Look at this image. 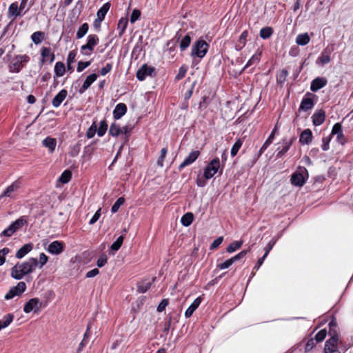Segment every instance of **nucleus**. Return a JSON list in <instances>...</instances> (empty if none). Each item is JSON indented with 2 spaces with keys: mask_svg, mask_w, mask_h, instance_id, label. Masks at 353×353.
I'll use <instances>...</instances> for the list:
<instances>
[{
  "mask_svg": "<svg viewBox=\"0 0 353 353\" xmlns=\"http://www.w3.org/2000/svg\"><path fill=\"white\" fill-rule=\"evenodd\" d=\"M223 241V236H219V237L216 238L215 240L213 241V242L210 245V249L211 250L216 249L221 244Z\"/></svg>",
  "mask_w": 353,
  "mask_h": 353,
  "instance_id": "nucleus-61",
  "label": "nucleus"
},
{
  "mask_svg": "<svg viewBox=\"0 0 353 353\" xmlns=\"http://www.w3.org/2000/svg\"><path fill=\"white\" fill-rule=\"evenodd\" d=\"M89 26L88 23H83L78 30L77 37L78 39L82 38L88 32Z\"/></svg>",
  "mask_w": 353,
  "mask_h": 353,
  "instance_id": "nucleus-47",
  "label": "nucleus"
},
{
  "mask_svg": "<svg viewBox=\"0 0 353 353\" xmlns=\"http://www.w3.org/2000/svg\"><path fill=\"white\" fill-rule=\"evenodd\" d=\"M107 128H108V125H107L106 122L105 121H101L99 128L97 130L98 135L99 137L103 136L105 133Z\"/></svg>",
  "mask_w": 353,
  "mask_h": 353,
  "instance_id": "nucleus-55",
  "label": "nucleus"
},
{
  "mask_svg": "<svg viewBox=\"0 0 353 353\" xmlns=\"http://www.w3.org/2000/svg\"><path fill=\"white\" fill-rule=\"evenodd\" d=\"M220 160L218 157L213 159L205 168L203 172V176L205 179H210L219 171V174L223 173V168H220Z\"/></svg>",
  "mask_w": 353,
  "mask_h": 353,
  "instance_id": "nucleus-2",
  "label": "nucleus"
},
{
  "mask_svg": "<svg viewBox=\"0 0 353 353\" xmlns=\"http://www.w3.org/2000/svg\"><path fill=\"white\" fill-rule=\"evenodd\" d=\"M26 221L23 219H19L12 223L8 228L4 230L1 235L5 236H11L16 231L21 228L24 225L26 224Z\"/></svg>",
  "mask_w": 353,
  "mask_h": 353,
  "instance_id": "nucleus-11",
  "label": "nucleus"
},
{
  "mask_svg": "<svg viewBox=\"0 0 353 353\" xmlns=\"http://www.w3.org/2000/svg\"><path fill=\"white\" fill-rule=\"evenodd\" d=\"M110 4L109 3H105L97 12V18L94 21V26L96 28L100 26L101 22L103 20L105 14L109 10Z\"/></svg>",
  "mask_w": 353,
  "mask_h": 353,
  "instance_id": "nucleus-16",
  "label": "nucleus"
},
{
  "mask_svg": "<svg viewBox=\"0 0 353 353\" xmlns=\"http://www.w3.org/2000/svg\"><path fill=\"white\" fill-rule=\"evenodd\" d=\"M327 335V331L325 329H323L320 330L315 335L314 340L316 343L323 341Z\"/></svg>",
  "mask_w": 353,
  "mask_h": 353,
  "instance_id": "nucleus-53",
  "label": "nucleus"
},
{
  "mask_svg": "<svg viewBox=\"0 0 353 353\" xmlns=\"http://www.w3.org/2000/svg\"><path fill=\"white\" fill-rule=\"evenodd\" d=\"M194 220V215L192 212L185 213L181 219V224L185 227L190 226Z\"/></svg>",
  "mask_w": 353,
  "mask_h": 353,
  "instance_id": "nucleus-32",
  "label": "nucleus"
},
{
  "mask_svg": "<svg viewBox=\"0 0 353 353\" xmlns=\"http://www.w3.org/2000/svg\"><path fill=\"white\" fill-rule=\"evenodd\" d=\"M209 49V44L203 39L197 40L192 46L191 57L203 58Z\"/></svg>",
  "mask_w": 353,
  "mask_h": 353,
  "instance_id": "nucleus-3",
  "label": "nucleus"
},
{
  "mask_svg": "<svg viewBox=\"0 0 353 353\" xmlns=\"http://www.w3.org/2000/svg\"><path fill=\"white\" fill-rule=\"evenodd\" d=\"M200 152L198 150L191 152L189 155L185 158L184 161L180 164L178 168L181 170L185 166L191 165L196 160Z\"/></svg>",
  "mask_w": 353,
  "mask_h": 353,
  "instance_id": "nucleus-18",
  "label": "nucleus"
},
{
  "mask_svg": "<svg viewBox=\"0 0 353 353\" xmlns=\"http://www.w3.org/2000/svg\"><path fill=\"white\" fill-rule=\"evenodd\" d=\"M327 83V80L324 77H316L311 82L310 90L312 92H317L325 87Z\"/></svg>",
  "mask_w": 353,
  "mask_h": 353,
  "instance_id": "nucleus-17",
  "label": "nucleus"
},
{
  "mask_svg": "<svg viewBox=\"0 0 353 353\" xmlns=\"http://www.w3.org/2000/svg\"><path fill=\"white\" fill-rule=\"evenodd\" d=\"M316 342L314 339H310L305 346L304 352L305 353L310 352L315 346H316Z\"/></svg>",
  "mask_w": 353,
  "mask_h": 353,
  "instance_id": "nucleus-50",
  "label": "nucleus"
},
{
  "mask_svg": "<svg viewBox=\"0 0 353 353\" xmlns=\"http://www.w3.org/2000/svg\"><path fill=\"white\" fill-rule=\"evenodd\" d=\"M38 265V260L35 258H30L23 263H17L10 270V275L12 278L20 280L25 275L32 273Z\"/></svg>",
  "mask_w": 353,
  "mask_h": 353,
  "instance_id": "nucleus-1",
  "label": "nucleus"
},
{
  "mask_svg": "<svg viewBox=\"0 0 353 353\" xmlns=\"http://www.w3.org/2000/svg\"><path fill=\"white\" fill-rule=\"evenodd\" d=\"M65 71V65L62 62H57L54 66V72L57 77H62Z\"/></svg>",
  "mask_w": 353,
  "mask_h": 353,
  "instance_id": "nucleus-41",
  "label": "nucleus"
},
{
  "mask_svg": "<svg viewBox=\"0 0 353 353\" xmlns=\"http://www.w3.org/2000/svg\"><path fill=\"white\" fill-rule=\"evenodd\" d=\"M101 209L99 208L96 212L95 214H94V216L92 217V219H90L89 223L90 225H93L94 223H95L100 218L101 216Z\"/></svg>",
  "mask_w": 353,
  "mask_h": 353,
  "instance_id": "nucleus-63",
  "label": "nucleus"
},
{
  "mask_svg": "<svg viewBox=\"0 0 353 353\" xmlns=\"http://www.w3.org/2000/svg\"><path fill=\"white\" fill-rule=\"evenodd\" d=\"M248 37V31L244 30L241 33L236 44L235 45V50L236 51H240L245 47V46L246 44V40H247Z\"/></svg>",
  "mask_w": 353,
  "mask_h": 353,
  "instance_id": "nucleus-24",
  "label": "nucleus"
},
{
  "mask_svg": "<svg viewBox=\"0 0 353 353\" xmlns=\"http://www.w3.org/2000/svg\"><path fill=\"white\" fill-rule=\"evenodd\" d=\"M48 261V256L44 253H41L39 254V259L38 261V265H39V268H41L44 265L47 263Z\"/></svg>",
  "mask_w": 353,
  "mask_h": 353,
  "instance_id": "nucleus-56",
  "label": "nucleus"
},
{
  "mask_svg": "<svg viewBox=\"0 0 353 353\" xmlns=\"http://www.w3.org/2000/svg\"><path fill=\"white\" fill-rule=\"evenodd\" d=\"M314 94L307 92L303 97L300 103L299 111L307 112L312 110L314 106Z\"/></svg>",
  "mask_w": 353,
  "mask_h": 353,
  "instance_id": "nucleus-8",
  "label": "nucleus"
},
{
  "mask_svg": "<svg viewBox=\"0 0 353 353\" xmlns=\"http://www.w3.org/2000/svg\"><path fill=\"white\" fill-rule=\"evenodd\" d=\"M310 41V38L307 33L299 34L296 37V43L299 46H305Z\"/></svg>",
  "mask_w": 353,
  "mask_h": 353,
  "instance_id": "nucleus-29",
  "label": "nucleus"
},
{
  "mask_svg": "<svg viewBox=\"0 0 353 353\" xmlns=\"http://www.w3.org/2000/svg\"><path fill=\"white\" fill-rule=\"evenodd\" d=\"M312 137L311 130L305 129L300 134L299 142L301 145H308L312 142Z\"/></svg>",
  "mask_w": 353,
  "mask_h": 353,
  "instance_id": "nucleus-21",
  "label": "nucleus"
},
{
  "mask_svg": "<svg viewBox=\"0 0 353 353\" xmlns=\"http://www.w3.org/2000/svg\"><path fill=\"white\" fill-rule=\"evenodd\" d=\"M274 33L272 27L266 26L260 30L259 36L263 39H269Z\"/></svg>",
  "mask_w": 353,
  "mask_h": 353,
  "instance_id": "nucleus-31",
  "label": "nucleus"
},
{
  "mask_svg": "<svg viewBox=\"0 0 353 353\" xmlns=\"http://www.w3.org/2000/svg\"><path fill=\"white\" fill-rule=\"evenodd\" d=\"M192 41V38L190 33L185 34L183 37L181 38L179 43V48L181 51L186 50Z\"/></svg>",
  "mask_w": 353,
  "mask_h": 353,
  "instance_id": "nucleus-30",
  "label": "nucleus"
},
{
  "mask_svg": "<svg viewBox=\"0 0 353 353\" xmlns=\"http://www.w3.org/2000/svg\"><path fill=\"white\" fill-rule=\"evenodd\" d=\"M127 111V106L124 103H119L116 105L114 110L113 114L116 119H120L123 115L125 114Z\"/></svg>",
  "mask_w": 353,
  "mask_h": 353,
  "instance_id": "nucleus-25",
  "label": "nucleus"
},
{
  "mask_svg": "<svg viewBox=\"0 0 353 353\" xmlns=\"http://www.w3.org/2000/svg\"><path fill=\"white\" fill-rule=\"evenodd\" d=\"M45 305L38 298L30 299L24 305L23 311L25 313H38Z\"/></svg>",
  "mask_w": 353,
  "mask_h": 353,
  "instance_id": "nucleus-6",
  "label": "nucleus"
},
{
  "mask_svg": "<svg viewBox=\"0 0 353 353\" xmlns=\"http://www.w3.org/2000/svg\"><path fill=\"white\" fill-rule=\"evenodd\" d=\"M123 242V236H120L111 245V250L117 251L119 250Z\"/></svg>",
  "mask_w": 353,
  "mask_h": 353,
  "instance_id": "nucleus-49",
  "label": "nucleus"
},
{
  "mask_svg": "<svg viewBox=\"0 0 353 353\" xmlns=\"http://www.w3.org/2000/svg\"><path fill=\"white\" fill-rule=\"evenodd\" d=\"M14 315L8 314L2 320H0V330L3 328L8 327L13 321Z\"/></svg>",
  "mask_w": 353,
  "mask_h": 353,
  "instance_id": "nucleus-35",
  "label": "nucleus"
},
{
  "mask_svg": "<svg viewBox=\"0 0 353 353\" xmlns=\"http://www.w3.org/2000/svg\"><path fill=\"white\" fill-rule=\"evenodd\" d=\"M97 78V75L96 74H92L88 76L82 85V88L84 90H87L91 85V84L96 81Z\"/></svg>",
  "mask_w": 353,
  "mask_h": 353,
  "instance_id": "nucleus-39",
  "label": "nucleus"
},
{
  "mask_svg": "<svg viewBox=\"0 0 353 353\" xmlns=\"http://www.w3.org/2000/svg\"><path fill=\"white\" fill-rule=\"evenodd\" d=\"M125 199L123 197L119 198L112 207L111 211L112 213L117 212L119 208L124 203Z\"/></svg>",
  "mask_w": 353,
  "mask_h": 353,
  "instance_id": "nucleus-48",
  "label": "nucleus"
},
{
  "mask_svg": "<svg viewBox=\"0 0 353 353\" xmlns=\"http://www.w3.org/2000/svg\"><path fill=\"white\" fill-rule=\"evenodd\" d=\"M155 278H152L151 281L143 280L142 281L137 287V290L141 293H145L148 289H150L152 283L154 282Z\"/></svg>",
  "mask_w": 353,
  "mask_h": 353,
  "instance_id": "nucleus-28",
  "label": "nucleus"
},
{
  "mask_svg": "<svg viewBox=\"0 0 353 353\" xmlns=\"http://www.w3.org/2000/svg\"><path fill=\"white\" fill-rule=\"evenodd\" d=\"M330 135L331 137L336 135V141L341 145H344L347 142L340 123H336L333 125Z\"/></svg>",
  "mask_w": 353,
  "mask_h": 353,
  "instance_id": "nucleus-12",
  "label": "nucleus"
},
{
  "mask_svg": "<svg viewBox=\"0 0 353 353\" xmlns=\"http://www.w3.org/2000/svg\"><path fill=\"white\" fill-rule=\"evenodd\" d=\"M99 37L96 34H90L88 37V42L81 48V52L85 55H90L94 48L99 43Z\"/></svg>",
  "mask_w": 353,
  "mask_h": 353,
  "instance_id": "nucleus-9",
  "label": "nucleus"
},
{
  "mask_svg": "<svg viewBox=\"0 0 353 353\" xmlns=\"http://www.w3.org/2000/svg\"><path fill=\"white\" fill-rule=\"evenodd\" d=\"M33 248L32 243H27L23 245L16 253V257L17 259H22L28 253H29Z\"/></svg>",
  "mask_w": 353,
  "mask_h": 353,
  "instance_id": "nucleus-26",
  "label": "nucleus"
},
{
  "mask_svg": "<svg viewBox=\"0 0 353 353\" xmlns=\"http://www.w3.org/2000/svg\"><path fill=\"white\" fill-rule=\"evenodd\" d=\"M296 139V138L295 137H292L290 138L284 137L282 139V140L279 142V143L282 145L279 146L276 150V157L277 159L282 158L285 154V153L290 150L291 145L293 144Z\"/></svg>",
  "mask_w": 353,
  "mask_h": 353,
  "instance_id": "nucleus-5",
  "label": "nucleus"
},
{
  "mask_svg": "<svg viewBox=\"0 0 353 353\" xmlns=\"http://www.w3.org/2000/svg\"><path fill=\"white\" fill-rule=\"evenodd\" d=\"M57 141L55 139L48 137L43 141V145L52 152L56 148Z\"/></svg>",
  "mask_w": 353,
  "mask_h": 353,
  "instance_id": "nucleus-34",
  "label": "nucleus"
},
{
  "mask_svg": "<svg viewBox=\"0 0 353 353\" xmlns=\"http://www.w3.org/2000/svg\"><path fill=\"white\" fill-rule=\"evenodd\" d=\"M331 139V135L323 138L321 148L323 151H327L330 149V142Z\"/></svg>",
  "mask_w": 353,
  "mask_h": 353,
  "instance_id": "nucleus-51",
  "label": "nucleus"
},
{
  "mask_svg": "<svg viewBox=\"0 0 353 353\" xmlns=\"http://www.w3.org/2000/svg\"><path fill=\"white\" fill-rule=\"evenodd\" d=\"M313 125L319 126L323 124L325 120V112L320 109L316 110L312 117Z\"/></svg>",
  "mask_w": 353,
  "mask_h": 353,
  "instance_id": "nucleus-19",
  "label": "nucleus"
},
{
  "mask_svg": "<svg viewBox=\"0 0 353 353\" xmlns=\"http://www.w3.org/2000/svg\"><path fill=\"white\" fill-rule=\"evenodd\" d=\"M72 177V172L66 170H65L59 177V181L63 184L67 183L70 181Z\"/></svg>",
  "mask_w": 353,
  "mask_h": 353,
  "instance_id": "nucleus-45",
  "label": "nucleus"
},
{
  "mask_svg": "<svg viewBox=\"0 0 353 353\" xmlns=\"http://www.w3.org/2000/svg\"><path fill=\"white\" fill-rule=\"evenodd\" d=\"M64 250V244L63 243L59 241H54L52 242L48 247V252H50L52 254H60L63 252Z\"/></svg>",
  "mask_w": 353,
  "mask_h": 353,
  "instance_id": "nucleus-15",
  "label": "nucleus"
},
{
  "mask_svg": "<svg viewBox=\"0 0 353 353\" xmlns=\"http://www.w3.org/2000/svg\"><path fill=\"white\" fill-rule=\"evenodd\" d=\"M96 131H97V125L94 123H93L90 127V128L88 130V131L86 132L87 137L88 139L92 138L94 136Z\"/></svg>",
  "mask_w": 353,
  "mask_h": 353,
  "instance_id": "nucleus-60",
  "label": "nucleus"
},
{
  "mask_svg": "<svg viewBox=\"0 0 353 353\" xmlns=\"http://www.w3.org/2000/svg\"><path fill=\"white\" fill-rule=\"evenodd\" d=\"M128 20L126 17L121 18L118 23V30H119V36H121L128 26Z\"/></svg>",
  "mask_w": 353,
  "mask_h": 353,
  "instance_id": "nucleus-40",
  "label": "nucleus"
},
{
  "mask_svg": "<svg viewBox=\"0 0 353 353\" xmlns=\"http://www.w3.org/2000/svg\"><path fill=\"white\" fill-rule=\"evenodd\" d=\"M288 75V72L286 70H282L277 77V82L280 84H283Z\"/></svg>",
  "mask_w": 353,
  "mask_h": 353,
  "instance_id": "nucleus-52",
  "label": "nucleus"
},
{
  "mask_svg": "<svg viewBox=\"0 0 353 353\" xmlns=\"http://www.w3.org/2000/svg\"><path fill=\"white\" fill-rule=\"evenodd\" d=\"M30 60V57L26 54L17 55L12 61L10 65V71L12 72H19L24 65Z\"/></svg>",
  "mask_w": 353,
  "mask_h": 353,
  "instance_id": "nucleus-4",
  "label": "nucleus"
},
{
  "mask_svg": "<svg viewBox=\"0 0 353 353\" xmlns=\"http://www.w3.org/2000/svg\"><path fill=\"white\" fill-rule=\"evenodd\" d=\"M141 16V12L140 10L137 9L133 10L132 14L130 16V22L132 23H134L137 20L139 19Z\"/></svg>",
  "mask_w": 353,
  "mask_h": 353,
  "instance_id": "nucleus-58",
  "label": "nucleus"
},
{
  "mask_svg": "<svg viewBox=\"0 0 353 353\" xmlns=\"http://www.w3.org/2000/svg\"><path fill=\"white\" fill-rule=\"evenodd\" d=\"M261 52H256L255 54H254L251 58L248 61L246 65H245L243 70H245V68L254 65V64H256V63H258L260 61V57H261Z\"/></svg>",
  "mask_w": 353,
  "mask_h": 353,
  "instance_id": "nucleus-36",
  "label": "nucleus"
},
{
  "mask_svg": "<svg viewBox=\"0 0 353 353\" xmlns=\"http://www.w3.org/2000/svg\"><path fill=\"white\" fill-rule=\"evenodd\" d=\"M329 334L330 338L325 341L326 349L329 350L330 347H334L339 343V331L338 327L329 328Z\"/></svg>",
  "mask_w": 353,
  "mask_h": 353,
  "instance_id": "nucleus-13",
  "label": "nucleus"
},
{
  "mask_svg": "<svg viewBox=\"0 0 353 353\" xmlns=\"http://www.w3.org/2000/svg\"><path fill=\"white\" fill-rule=\"evenodd\" d=\"M243 245L242 241H233L232 243H230L227 248L226 251L229 253H232L235 252L236 250H239Z\"/></svg>",
  "mask_w": 353,
  "mask_h": 353,
  "instance_id": "nucleus-37",
  "label": "nucleus"
},
{
  "mask_svg": "<svg viewBox=\"0 0 353 353\" xmlns=\"http://www.w3.org/2000/svg\"><path fill=\"white\" fill-rule=\"evenodd\" d=\"M90 64V61H85V62L80 61V62H79L78 67H77V71L81 72L85 68L89 66Z\"/></svg>",
  "mask_w": 353,
  "mask_h": 353,
  "instance_id": "nucleus-64",
  "label": "nucleus"
},
{
  "mask_svg": "<svg viewBox=\"0 0 353 353\" xmlns=\"http://www.w3.org/2000/svg\"><path fill=\"white\" fill-rule=\"evenodd\" d=\"M41 56L43 57L42 61L44 62L48 58H50V62H52L54 59V54L51 52L49 48H43L41 50Z\"/></svg>",
  "mask_w": 353,
  "mask_h": 353,
  "instance_id": "nucleus-38",
  "label": "nucleus"
},
{
  "mask_svg": "<svg viewBox=\"0 0 353 353\" xmlns=\"http://www.w3.org/2000/svg\"><path fill=\"white\" fill-rule=\"evenodd\" d=\"M276 241H277L276 239H272L268 242V243L266 245V246L265 248V253H264L265 256H268L269 252L273 248V247L275 245V243H276Z\"/></svg>",
  "mask_w": 353,
  "mask_h": 353,
  "instance_id": "nucleus-54",
  "label": "nucleus"
},
{
  "mask_svg": "<svg viewBox=\"0 0 353 353\" xmlns=\"http://www.w3.org/2000/svg\"><path fill=\"white\" fill-rule=\"evenodd\" d=\"M19 188L20 182L15 181L6 189L2 194L0 195V199L3 196L12 197L13 192L17 191Z\"/></svg>",
  "mask_w": 353,
  "mask_h": 353,
  "instance_id": "nucleus-23",
  "label": "nucleus"
},
{
  "mask_svg": "<svg viewBox=\"0 0 353 353\" xmlns=\"http://www.w3.org/2000/svg\"><path fill=\"white\" fill-rule=\"evenodd\" d=\"M154 69L143 65L137 72V77L139 80L143 81L147 76H152Z\"/></svg>",
  "mask_w": 353,
  "mask_h": 353,
  "instance_id": "nucleus-20",
  "label": "nucleus"
},
{
  "mask_svg": "<svg viewBox=\"0 0 353 353\" xmlns=\"http://www.w3.org/2000/svg\"><path fill=\"white\" fill-rule=\"evenodd\" d=\"M232 264L233 263H232V261H231V259H228L225 260L224 262L218 264L217 267L220 270H225V269L230 268Z\"/></svg>",
  "mask_w": 353,
  "mask_h": 353,
  "instance_id": "nucleus-59",
  "label": "nucleus"
},
{
  "mask_svg": "<svg viewBox=\"0 0 353 353\" xmlns=\"http://www.w3.org/2000/svg\"><path fill=\"white\" fill-rule=\"evenodd\" d=\"M304 174L307 175V171L305 168L299 167V170L296 171L291 176V183L295 186L301 187L306 181Z\"/></svg>",
  "mask_w": 353,
  "mask_h": 353,
  "instance_id": "nucleus-7",
  "label": "nucleus"
},
{
  "mask_svg": "<svg viewBox=\"0 0 353 353\" xmlns=\"http://www.w3.org/2000/svg\"><path fill=\"white\" fill-rule=\"evenodd\" d=\"M108 258L105 254H102L100 256L97 261V266L101 268L105 265L107 263Z\"/></svg>",
  "mask_w": 353,
  "mask_h": 353,
  "instance_id": "nucleus-62",
  "label": "nucleus"
},
{
  "mask_svg": "<svg viewBox=\"0 0 353 353\" xmlns=\"http://www.w3.org/2000/svg\"><path fill=\"white\" fill-rule=\"evenodd\" d=\"M201 299L200 297L196 298L193 303L189 306V307L186 310L185 312V315L186 317H190L192 316L193 312L198 308L199 305L201 304Z\"/></svg>",
  "mask_w": 353,
  "mask_h": 353,
  "instance_id": "nucleus-27",
  "label": "nucleus"
},
{
  "mask_svg": "<svg viewBox=\"0 0 353 353\" xmlns=\"http://www.w3.org/2000/svg\"><path fill=\"white\" fill-rule=\"evenodd\" d=\"M20 14V10L17 2L12 3L10 5L8 8V16L9 17H17Z\"/></svg>",
  "mask_w": 353,
  "mask_h": 353,
  "instance_id": "nucleus-33",
  "label": "nucleus"
},
{
  "mask_svg": "<svg viewBox=\"0 0 353 353\" xmlns=\"http://www.w3.org/2000/svg\"><path fill=\"white\" fill-rule=\"evenodd\" d=\"M248 250H242L233 257L230 258L231 261H232V263H235L236 261H239L240 259L245 257V256L247 254Z\"/></svg>",
  "mask_w": 353,
  "mask_h": 353,
  "instance_id": "nucleus-57",
  "label": "nucleus"
},
{
  "mask_svg": "<svg viewBox=\"0 0 353 353\" xmlns=\"http://www.w3.org/2000/svg\"><path fill=\"white\" fill-rule=\"evenodd\" d=\"M26 290V284L23 281H20L14 287L10 289L8 292L5 295L6 300L11 299L16 296H21Z\"/></svg>",
  "mask_w": 353,
  "mask_h": 353,
  "instance_id": "nucleus-10",
  "label": "nucleus"
},
{
  "mask_svg": "<svg viewBox=\"0 0 353 353\" xmlns=\"http://www.w3.org/2000/svg\"><path fill=\"white\" fill-rule=\"evenodd\" d=\"M68 96L66 90H61L52 99V104L54 107L58 108Z\"/></svg>",
  "mask_w": 353,
  "mask_h": 353,
  "instance_id": "nucleus-22",
  "label": "nucleus"
},
{
  "mask_svg": "<svg viewBox=\"0 0 353 353\" xmlns=\"http://www.w3.org/2000/svg\"><path fill=\"white\" fill-rule=\"evenodd\" d=\"M278 133V128L277 125H275L273 130H272L270 134L263 143V144L268 148V146L273 142L275 135Z\"/></svg>",
  "mask_w": 353,
  "mask_h": 353,
  "instance_id": "nucleus-43",
  "label": "nucleus"
},
{
  "mask_svg": "<svg viewBox=\"0 0 353 353\" xmlns=\"http://www.w3.org/2000/svg\"><path fill=\"white\" fill-rule=\"evenodd\" d=\"M242 144L243 141L241 139H238L236 141V142L234 143L231 148L230 154L232 157H235L239 149L242 146Z\"/></svg>",
  "mask_w": 353,
  "mask_h": 353,
  "instance_id": "nucleus-46",
  "label": "nucleus"
},
{
  "mask_svg": "<svg viewBox=\"0 0 353 353\" xmlns=\"http://www.w3.org/2000/svg\"><path fill=\"white\" fill-rule=\"evenodd\" d=\"M121 130L120 125L116 123H112L109 130L110 134H111L113 137H117L119 134H121Z\"/></svg>",
  "mask_w": 353,
  "mask_h": 353,
  "instance_id": "nucleus-44",
  "label": "nucleus"
},
{
  "mask_svg": "<svg viewBox=\"0 0 353 353\" xmlns=\"http://www.w3.org/2000/svg\"><path fill=\"white\" fill-rule=\"evenodd\" d=\"M332 50L328 48H325L320 56L317 58L316 61V63L319 65L323 66L327 63H329L331 61L330 54L332 53Z\"/></svg>",
  "mask_w": 353,
  "mask_h": 353,
  "instance_id": "nucleus-14",
  "label": "nucleus"
},
{
  "mask_svg": "<svg viewBox=\"0 0 353 353\" xmlns=\"http://www.w3.org/2000/svg\"><path fill=\"white\" fill-rule=\"evenodd\" d=\"M31 38L35 44H39L44 39V33L41 31L35 32L32 34Z\"/></svg>",
  "mask_w": 353,
  "mask_h": 353,
  "instance_id": "nucleus-42",
  "label": "nucleus"
}]
</instances>
